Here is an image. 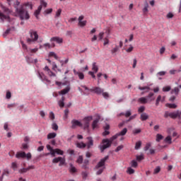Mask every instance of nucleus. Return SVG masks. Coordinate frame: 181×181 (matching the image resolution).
Wrapping results in <instances>:
<instances>
[{"label": "nucleus", "mask_w": 181, "mask_h": 181, "mask_svg": "<svg viewBox=\"0 0 181 181\" xmlns=\"http://www.w3.org/2000/svg\"><path fill=\"white\" fill-rule=\"evenodd\" d=\"M118 136H119L118 135V134H116L115 136H112L110 139H103L102 141V143L103 144V145L100 146V149L101 151V152H103L104 151H105V149H107V148H110V146H111L112 141L115 139H117V138H118Z\"/></svg>", "instance_id": "nucleus-1"}, {"label": "nucleus", "mask_w": 181, "mask_h": 181, "mask_svg": "<svg viewBox=\"0 0 181 181\" xmlns=\"http://www.w3.org/2000/svg\"><path fill=\"white\" fill-rule=\"evenodd\" d=\"M109 158L110 157L108 156H106L105 158H102L100 162L96 165L95 169H99L97 171L96 175H101V173L104 172V170L105 169V162L108 160Z\"/></svg>", "instance_id": "nucleus-2"}, {"label": "nucleus", "mask_w": 181, "mask_h": 181, "mask_svg": "<svg viewBox=\"0 0 181 181\" xmlns=\"http://www.w3.org/2000/svg\"><path fill=\"white\" fill-rule=\"evenodd\" d=\"M16 12L18 13L21 21H23V19L28 20L30 18L29 13L25 10L23 6H21L20 8L16 7Z\"/></svg>", "instance_id": "nucleus-3"}, {"label": "nucleus", "mask_w": 181, "mask_h": 181, "mask_svg": "<svg viewBox=\"0 0 181 181\" xmlns=\"http://www.w3.org/2000/svg\"><path fill=\"white\" fill-rule=\"evenodd\" d=\"M40 6H38L37 9L35 11L34 15L37 19H39V15L42 11V8H47V2L45 1V0L40 1Z\"/></svg>", "instance_id": "nucleus-4"}, {"label": "nucleus", "mask_w": 181, "mask_h": 181, "mask_svg": "<svg viewBox=\"0 0 181 181\" xmlns=\"http://www.w3.org/2000/svg\"><path fill=\"white\" fill-rule=\"evenodd\" d=\"M29 33L30 38L27 39V42L30 45L32 42H36L37 39H39V35H37V32L33 30H30Z\"/></svg>", "instance_id": "nucleus-5"}, {"label": "nucleus", "mask_w": 181, "mask_h": 181, "mask_svg": "<svg viewBox=\"0 0 181 181\" xmlns=\"http://www.w3.org/2000/svg\"><path fill=\"white\" fill-rule=\"evenodd\" d=\"M90 93H94L95 94H97L98 95H100V94H103L104 93V89L101 88L100 87L95 86L90 89Z\"/></svg>", "instance_id": "nucleus-6"}, {"label": "nucleus", "mask_w": 181, "mask_h": 181, "mask_svg": "<svg viewBox=\"0 0 181 181\" xmlns=\"http://www.w3.org/2000/svg\"><path fill=\"white\" fill-rule=\"evenodd\" d=\"M59 166H63L66 163V159L64 158L58 157L52 160V163H59Z\"/></svg>", "instance_id": "nucleus-7"}, {"label": "nucleus", "mask_w": 181, "mask_h": 181, "mask_svg": "<svg viewBox=\"0 0 181 181\" xmlns=\"http://www.w3.org/2000/svg\"><path fill=\"white\" fill-rule=\"evenodd\" d=\"M71 128L72 129H76V128H77V127H83V123H81V122L77 120V119H72L71 122Z\"/></svg>", "instance_id": "nucleus-8"}, {"label": "nucleus", "mask_w": 181, "mask_h": 181, "mask_svg": "<svg viewBox=\"0 0 181 181\" xmlns=\"http://www.w3.org/2000/svg\"><path fill=\"white\" fill-rule=\"evenodd\" d=\"M84 128L88 129L90 127V122L93 121V116H88L83 118Z\"/></svg>", "instance_id": "nucleus-9"}, {"label": "nucleus", "mask_w": 181, "mask_h": 181, "mask_svg": "<svg viewBox=\"0 0 181 181\" xmlns=\"http://www.w3.org/2000/svg\"><path fill=\"white\" fill-rule=\"evenodd\" d=\"M86 139L88 141L86 144L87 149L93 148V146H94V140H93V137L88 136L86 138Z\"/></svg>", "instance_id": "nucleus-10"}, {"label": "nucleus", "mask_w": 181, "mask_h": 181, "mask_svg": "<svg viewBox=\"0 0 181 181\" xmlns=\"http://www.w3.org/2000/svg\"><path fill=\"white\" fill-rule=\"evenodd\" d=\"M83 19H84V16H80L78 18V25L81 28H84V26L87 25V21H83Z\"/></svg>", "instance_id": "nucleus-11"}, {"label": "nucleus", "mask_w": 181, "mask_h": 181, "mask_svg": "<svg viewBox=\"0 0 181 181\" xmlns=\"http://www.w3.org/2000/svg\"><path fill=\"white\" fill-rule=\"evenodd\" d=\"M50 42H56L58 45H62V43H63V38L60 37H52L50 39Z\"/></svg>", "instance_id": "nucleus-12"}, {"label": "nucleus", "mask_w": 181, "mask_h": 181, "mask_svg": "<svg viewBox=\"0 0 181 181\" xmlns=\"http://www.w3.org/2000/svg\"><path fill=\"white\" fill-rule=\"evenodd\" d=\"M181 111H177L176 112H171V115L170 118H172L173 119H176V118H178L179 119H181Z\"/></svg>", "instance_id": "nucleus-13"}, {"label": "nucleus", "mask_w": 181, "mask_h": 181, "mask_svg": "<svg viewBox=\"0 0 181 181\" xmlns=\"http://www.w3.org/2000/svg\"><path fill=\"white\" fill-rule=\"evenodd\" d=\"M73 71L75 76H78L79 80H84V74L77 71L76 69H74Z\"/></svg>", "instance_id": "nucleus-14"}, {"label": "nucleus", "mask_w": 181, "mask_h": 181, "mask_svg": "<svg viewBox=\"0 0 181 181\" xmlns=\"http://www.w3.org/2000/svg\"><path fill=\"white\" fill-rule=\"evenodd\" d=\"M45 71H47L48 76H49V77H56V74L53 73V71H52L50 70V69H49V66H46L44 68Z\"/></svg>", "instance_id": "nucleus-15"}, {"label": "nucleus", "mask_w": 181, "mask_h": 181, "mask_svg": "<svg viewBox=\"0 0 181 181\" xmlns=\"http://www.w3.org/2000/svg\"><path fill=\"white\" fill-rule=\"evenodd\" d=\"M16 158H17V159H21V158L23 159L26 158V153L24 151L17 152L16 154Z\"/></svg>", "instance_id": "nucleus-16"}, {"label": "nucleus", "mask_w": 181, "mask_h": 181, "mask_svg": "<svg viewBox=\"0 0 181 181\" xmlns=\"http://www.w3.org/2000/svg\"><path fill=\"white\" fill-rule=\"evenodd\" d=\"M38 74H39L40 78L42 81H46L47 83H50V80L47 79V76H46V75H45V74L39 72Z\"/></svg>", "instance_id": "nucleus-17"}, {"label": "nucleus", "mask_w": 181, "mask_h": 181, "mask_svg": "<svg viewBox=\"0 0 181 181\" xmlns=\"http://www.w3.org/2000/svg\"><path fill=\"white\" fill-rule=\"evenodd\" d=\"M139 90H140L141 91H144L142 92L141 94H144V93H149V90H151V87L149 86H139Z\"/></svg>", "instance_id": "nucleus-18"}, {"label": "nucleus", "mask_w": 181, "mask_h": 181, "mask_svg": "<svg viewBox=\"0 0 181 181\" xmlns=\"http://www.w3.org/2000/svg\"><path fill=\"white\" fill-rule=\"evenodd\" d=\"M98 122H100V116L95 119L92 123V129H95V128H98Z\"/></svg>", "instance_id": "nucleus-19"}, {"label": "nucleus", "mask_w": 181, "mask_h": 181, "mask_svg": "<svg viewBox=\"0 0 181 181\" xmlns=\"http://www.w3.org/2000/svg\"><path fill=\"white\" fill-rule=\"evenodd\" d=\"M149 8V4H148V1L144 2V7L143 8V13L144 15H146L148 12H149V10L148 9Z\"/></svg>", "instance_id": "nucleus-20"}, {"label": "nucleus", "mask_w": 181, "mask_h": 181, "mask_svg": "<svg viewBox=\"0 0 181 181\" xmlns=\"http://www.w3.org/2000/svg\"><path fill=\"white\" fill-rule=\"evenodd\" d=\"M70 91V86H67L64 89L62 90L61 91L58 92V94L64 95L65 94H67Z\"/></svg>", "instance_id": "nucleus-21"}, {"label": "nucleus", "mask_w": 181, "mask_h": 181, "mask_svg": "<svg viewBox=\"0 0 181 181\" xmlns=\"http://www.w3.org/2000/svg\"><path fill=\"white\" fill-rule=\"evenodd\" d=\"M138 103H140V104H148V98L141 97L138 99Z\"/></svg>", "instance_id": "nucleus-22"}, {"label": "nucleus", "mask_w": 181, "mask_h": 181, "mask_svg": "<svg viewBox=\"0 0 181 181\" xmlns=\"http://www.w3.org/2000/svg\"><path fill=\"white\" fill-rule=\"evenodd\" d=\"M56 153L57 155H64V151H63L62 150H60V148H55L54 150V155H52V156H56Z\"/></svg>", "instance_id": "nucleus-23"}, {"label": "nucleus", "mask_w": 181, "mask_h": 181, "mask_svg": "<svg viewBox=\"0 0 181 181\" xmlns=\"http://www.w3.org/2000/svg\"><path fill=\"white\" fill-rule=\"evenodd\" d=\"M64 100H66V98L62 96V98L58 101V105H59L60 108H63V107H64Z\"/></svg>", "instance_id": "nucleus-24"}, {"label": "nucleus", "mask_w": 181, "mask_h": 181, "mask_svg": "<svg viewBox=\"0 0 181 181\" xmlns=\"http://www.w3.org/2000/svg\"><path fill=\"white\" fill-rule=\"evenodd\" d=\"M180 92V90L179 88L175 87L173 90H171L170 93L171 94H175V95H179V93Z\"/></svg>", "instance_id": "nucleus-25"}, {"label": "nucleus", "mask_w": 181, "mask_h": 181, "mask_svg": "<svg viewBox=\"0 0 181 181\" xmlns=\"http://www.w3.org/2000/svg\"><path fill=\"white\" fill-rule=\"evenodd\" d=\"M149 115L146 113H142L140 116V119L141 121H146V119H148Z\"/></svg>", "instance_id": "nucleus-26"}, {"label": "nucleus", "mask_w": 181, "mask_h": 181, "mask_svg": "<svg viewBox=\"0 0 181 181\" xmlns=\"http://www.w3.org/2000/svg\"><path fill=\"white\" fill-rule=\"evenodd\" d=\"M0 6L1 9L4 11V13H11V10L9 8H6L4 4H0Z\"/></svg>", "instance_id": "nucleus-27"}, {"label": "nucleus", "mask_w": 181, "mask_h": 181, "mask_svg": "<svg viewBox=\"0 0 181 181\" xmlns=\"http://www.w3.org/2000/svg\"><path fill=\"white\" fill-rule=\"evenodd\" d=\"M89 163H90V161L88 160V159H85L82 165V168L88 169V167L87 165H89Z\"/></svg>", "instance_id": "nucleus-28"}, {"label": "nucleus", "mask_w": 181, "mask_h": 181, "mask_svg": "<svg viewBox=\"0 0 181 181\" xmlns=\"http://www.w3.org/2000/svg\"><path fill=\"white\" fill-rule=\"evenodd\" d=\"M0 19L4 22V20L9 21V16H5L2 12L0 11Z\"/></svg>", "instance_id": "nucleus-29"}, {"label": "nucleus", "mask_w": 181, "mask_h": 181, "mask_svg": "<svg viewBox=\"0 0 181 181\" xmlns=\"http://www.w3.org/2000/svg\"><path fill=\"white\" fill-rule=\"evenodd\" d=\"M127 132H128V129L127 128H124L120 132L117 133V135L119 136H124V135L127 134Z\"/></svg>", "instance_id": "nucleus-30"}, {"label": "nucleus", "mask_w": 181, "mask_h": 181, "mask_svg": "<svg viewBox=\"0 0 181 181\" xmlns=\"http://www.w3.org/2000/svg\"><path fill=\"white\" fill-rule=\"evenodd\" d=\"M86 143H83V142L76 143V147L79 148L80 149H83L86 148Z\"/></svg>", "instance_id": "nucleus-31"}, {"label": "nucleus", "mask_w": 181, "mask_h": 181, "mask_svg": "<svg viewBox=\"0 0 181 181\" xmlns=\"http://www.w3.org/2000/svg\"><path fill=\"white\" fill-rule=\"evenodd\" d=\"M92 70L94 73H97L98 71V66H97V63L93 62L92 64Z\"/></svg>", "instance_id": "nucleus-32"}, {"label": "nucleus", "mask_w": 181, "mask_h": 181, "mask_svg": "<svg viewBox=\"0 0 181 181\" xmlns=\"http://www.w3.org/2000/svg\"><path fill=\"white\" fill-rule=\"evenodd\" d=\"M153 95H155V93H152V92H150V93H148V95H147L146 98H147V99H148V98L150 99V100H149L150 103L152 102V101H153V100H155L154 98H152V97H153Z\"/></svg>", "instance_id": "nucleus-33"}, {"label": "nucleus", "mask_w": 181, "mask_h": 181, "mask_svg": "<svg viewBox=\"0 0 181 181\" xmlns=\"http://www.w3.org/2000/svg\"><path fill=\"white\" fill-rule=\"evenodd\" d=\"M57 135V134L54 132L49 133L47 135V139H53V138H56Z\"/></svg>", "instance_id": "nucleus-34"}, {"label": "nucleus", "mask_w": 181, "mask_h": 181, "mask_svg": "<svg viewBox=\"0 0 181 181\" xmlns=\"http://www.w3.org/2000/svg\"><path fill=\"white\" fill-rule=\"evenodd\" d=\"M165 107H168V108H177V105H176V104L175 103H167L165 105Z\"/></svg>", "instance_id": "nucleus-35"}, {"label": "nucleus", "mask_w": 181, "mask_h": 181, "mask_svg": "<svg viewBox=\"0 0 181 181\" xmlns=\"http://www.w3.org/2000/svg\"><path fill=\"white\" fill-rule=\"evenodd\" d=\"M159 103H162V95H159L156 100V105L158 107L159 105Z\"/></svg>", "instance_id": "nucleus-36"}, {"label": "nucleus", "mask_w": 181, "mask_h": 181, "mask_svg": "<svg viewBox=\"0 0 181 181\" xmlns=\"http://www.w3.org/2000/svg\"><path fill=\"white\" fill-rule=\"evenodd\" d=\"M47 149H48V151H50V155H54V149H53V148H52L50 145H47Z\"/></svg>", "instance_id": "nucleus-37"}, {"label": "nucleus", "mask_w": 181, "mask_h": 181, "mask_svg": "<svg viewBox=\"0 0 181 181\" xmlns=\"http://www.w3.org/2000/svg\"><path fill=\"white\" fill-rule=\"evenodd\" d=\"M69 172L71 173H76V172H77V169L76 168V167L73 166V164H71Z\"/></svg>", "instance_id": "nucleus-38"}, {"label": "nucleus", "mask_w": 181, "mask_h": 181, "mask_svg": "<svg viewBox=\"0 0 181 181\" xmlns=\"http://www.w3.org/2000/svg\"><path fill=\"white\" fill-rule=\"evenodd\" d=\"M49 57H54L56 60L59 59V57H57V54H56V53H54V52H50L49 53Z\"/></svg>", "instance_id": "nucleus-39"}, {"label": "nucleus", "mask_w": 181, "mask_h": 181, "mask_svg": "<svg viewBox=\"0 0 181 181\" xmlns=\"http://www.w3.org/2000/svg\"><path fill=\"white\" fill-rule=\"evenodd\" d=\"M162 139H163V136H162V134H158L156 135V142H160Z\"/></svg>", "instance_id": "nucleus-40"}, {"label": "nucleus", "mask_w": 181, "mask_h": 181, "mask_svg": "<svg viewBox=\"0 0 181 181\" xmlns=\"http://www.w3.org/2000/svg\"><path fill=\"white\" fill-rule=\"evenodd\" d=\"M76 163H78L79 165H81V163H83V156H78V158L76 160Z\"/></svg>", "instance_id": "nucleus-41"}, {"label": "nucleus", "mask_w": 181, "mask_h": 181, "mask_svg": "<svg viewBox=\"0 0 181 181\" xmlns=\"http://www.w3.org/2000/svg\"><path fill=\"white\" fill-rule=\"evenodd\" d=\"M102 95L104 98H105V100H108V98H110V94L107 92H103Z\"/></svg>", "instance_id": "nucleus-42"}, {"label": "nucleus", "mask_w": 181, "mask_h": 181, "mask_svg": "<svg viewBox=\"0 0 181 181\" xmlns=\"http://www.w3.org/2000/svg\"><path fill=\"white\" fill-rule=\"evenodd\" d=\"M141 146H142V142L141 141H137L136 143L135 149L136 150L139 149V148H141Z\"/></svg>", "instance_id": "nucleus-43"}, {"label": "nucleus", "mask_w": 181, "mask_h": 181, "mask_svg": "<svg viewBox=\"0 0 181 181\" xmlns=\"http://www.w3.org/2000/svg\"><path fill=\"white\" fill-rule=\"evenodd\" d=\"M127 173L129 175H134V173H135V170L132 169V168H128Z\"/></svg>", "instance_id": "nucleus-44"}, {"label": "nucleus", "mask_w": 181, "mask_h": 181, "mask_svg": "<svg viewBox=\"0 0 181 181\" xmlns=\"http://www.w3.org/2000/svg\"><path fill=\"white\" fill-rule=\"evenodd\" d=\"M69 118V109L64 110V119H67Z\"/></svg>", "instance_id": "nucleus-45"}, {"label": "nucleus", "mask_w": 181, "mask_h": 181, "mask_svg": "<svg viewBox=\"0 0 181 181\" xmlns=\"http://www.w3.org/2000/svg\"><path fill=\"white\" fill-rule=\"evenodd\" d=\"M165 142H167L168 144H172V137H170V136H168L165 139Z\"/></svg>", "instance_id": "nucleus-46"}, {"label": "nucleus", "mask_w": 181, "mask_h": 181, "mask_svg": "<svg viewBox=\"0 0 181 181\" xmlns=\"http://www.w3.org/2000/svg\"><path fill=\"white\" fill-rule=\"evenodd\" d=\"M159 172H160V167L157 166V167L154 169L153 175H158V173H159Z\"/></svg>", "instance_id": "nucleus-47"}, {"label": "nucleus", "mask_w": 181, "mask_h": 181, "mask_svg": "<svg viewBox=\"0 0 181 181\" xmlns=\"http://www.w3.org/2000/svg\"><path fill=\"white\" fill-rule=\"evenodd\" d=\"M170 90H171V88L169 86H165V87L163 88V91L164 93H167L168 91H170Z\"/></svg>", "instance_id": "nucleus-48"}, {"label": "nucleus", "mask_w": 181, "mask_h": 181, "mask_svg": "<svg viewBox=\"0 0 181 181\" xmlns=\"http://www.w3.org/2000/svg\"><path fill=\"white\" fill-rule=\"evenodd\" d=\"M131 165H132V168H136L138 166V163L136 160H132Z\"/></svg>", "instance_id": "nucleus-49"}, {"label": "nucleus", "mask_w": 181, "mask_h": 181, "mask_svg": "<svg viewBox=\"0 0 181 181\" xmlns=\"http://www.w3.org/2000/svg\"><path fill=\"white\" fill-rule=\"evenodd\" d=\"M52 129H54V131H57V129H59V126L57 125V124L56 123H52Z\"/></svg>", "instance_id": "nucleus-50"}, {"label": "nucleus", "mask_w": 181, "mask_h": 181, "mask_svg": "<svg viewBox=\"0 0 181 181\" xmlns=\"http://www.w3.org/2000/svg\"><path fill=\"white\" fill-rule=\"evenodd\" d=\"M60 15H62V9L61 8L58 9L57 11L56 12L55 18L60 17Z\"/></svg>", "instance_id": "nucleus-51"}, {"label": "nucleus", "mask_w": 181, "mask_h": 181, "mask_svg": "<svg viewBox=\"0 0 181 181\" xmlns=\"http://www.w3.org/2000/svg\"><path fill=\"white\" fill-rule=\"evenodd\" d=\"M19 173H26V172H28V168H23L21 169H20L18 170Z\"/></svg>", "instance_id": "nucleus-52"}, {"label": "nucleus", "mask_w": 181, "mask_h": 181, "mask_svg": "<svg viewBox=\"0 0 181 181\" xmlns=\"http://www.w3.org/2000/svg\"><path fill=\"white\" fill-rule=\"evenodd\" d=\"M104 32H100L99 34H98V37H99V40H103V39H104Z\"/></svg>", "instance_id": "nucleus-53"}, {"label": "nucleus", "mask_w": 181, "mask_h": 181, "mask_svg": "<svg viewBox=\"0 0 181 181\" xmlns=\"http://www.w3.org/2000/svg\"><path fill=\"white\" fill-rule=\"evenodd\" d=\"M43 47H45L46 49H52V45L49 43H45L43 45Z\"/></svg>", "instance_id": "nucleus-54"}, {"label": "nucleus", "mask_w": 181, "mask_h": 181, "mask_svg": "<svg viewBox=\"0 0 181 181\" xmlns=\"http://www.w3.org/2000/svg\"><path fill=\"white\" fill-rule=\"evenodd\" d=\"M53 12V8H47L45 11V13L46 15H49V13H52Z\"/></svg>", "instance_id": "nucleus-55"}, {"label": "nucleus", "mask_w": 181, "mask_h": 181, "mask_svg": "<svg viewBox=\"0 0 181 181\" xmlns=\"http://www.w3.org/2000/svg\"><path fill=\"white\" fill-rule=\"evenodd\" d=\"M141 132V129H135L134 130H133V134L134 135H136L138 134H140Z\"/></svg>", "instance_id": "nucleus-56"}, {"label": "nucleus", "mask_w": 181, "mask_h": 181, "mask_svg": "<svg viewBox=\"0 0 181 181\" xmlns=\"http://www.w3.org/2000/svg\"><path fill=\"white\" fill-rule=\"evenodd\" d=\"M134 50V47L132 45H130L129 48L126 49L127 53H131Z\"/></svg>", "instance_id": "nucleus-57"}, {"label": "nucleus", "mask_w": 181, "mask_h": 181, "mask_svg": "<svg viewBox=\"0 0 181 181\" xmlns=\"http://www.w3.org/2000/svg\"><path fill=\"white\" fill-rule=\"evenodd\" d=\"M118 46H116L115 48H113L112 50H111V53L112 54H114L115 53H117V52H118Z\"/></svg>", "instance_id": "nucleus-58"}, {"label": "nucleus", "mask_w": 181, "mask_h": 181, "mask_svg": "<svg viewBox=\"0 0 181 181\" xmlns=\"http://www.w3.org/2000/svg\"><path fill=\"white\" fill-rule=\"evenodd\" d=\"M136 160L141 162V160H144V156L140 155L136 156Z\"/></svg>", "instance_id": "nucleus-59"}, {"label": "nucleus", "mask_w": 181, "mask_h": 181, "mask_svg": "<svg viewBox=\"0 0 181 181\" xmlns=\"http://www.w3.org/2000/svg\"><path fill=\"white\" fill-rule=\"evenodd\" d=\"M49 118L50 119H52V121H54L55 117H54V113H53V112H49Z\"/></svg>", "instance_id": "nucleus-60"}, {"label": "nucleus", "mask_w": 181, "mask_h": 181, "mask_svg": "<svg viewBox=\"0 0 181 181\" xmlns=\"http://www.w3.org/2000/svg\"><path fill=\"white\" fill-rule=\"evenodd\" d=\"M124 148L123 145H120L119 146L117 147V148L115 150V152H119V151H121V149H122Z\"/></svg>", "instance_id": "nucleus-61"}, {"label": "nucleus", "mask_w": 181, "mask_h": 181, "mask_svg": "<svg viewBox=\"0 0 181 181\" xmlns=\"http://www.w3.org/2000/svg\"><path fill=\"white\" fill-rule=\"evenodd\" d=\"M173 16H175V15H173L172 13H168L166 16L168 19H172V18H173Z\"/></svg>", "instance_id": "nucleus-62"}, {"label": "nucleus", "mask_w": 181, "mask_h": 181, "mask_svg": "<svg viewBox=\"0 0 181 181\" xmlns=\"http://www.w3.org/2000/svg\"><path fill=\"white\" fill-rule=\"evenodd\" d=\"M131 110H127L125 113H124V116L126 117V118H128V117H131Z\"/></svg>", "instance_id": "nucleus-63"}, {"label": "nucleus", "mask_w": 181, "mask_h": 181, "mask_svg": "<svg viewBox=\"0 0 181 181\" xmlns=\"http://www.w3.org/2000/svg\"><path fill=\"white\" fill-rule=\"evenodd\" d=\"M144 111H145V107H144V106H141V107L138 109V112H144Z\"/></svg>", "instance_id": "nucleus-64"}]
</instances>
